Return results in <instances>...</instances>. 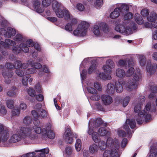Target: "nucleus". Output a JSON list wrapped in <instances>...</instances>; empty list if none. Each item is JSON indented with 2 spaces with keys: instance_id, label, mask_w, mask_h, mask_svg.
<instances>
[{
  "instance_id": "16",
  "label": "nucleus",
  "mask_w": 157,
  "mask_h": 157,
  "mask_svg": "<svg viewBox=\"0 0 157 157\" xmlns=\"http://www.w3.org/2000/svg\"><path fill=\"white\" fill-rule=\"evenodd\" d=\"M57 16L59 18H62L63 17L66 20L69 19L71 16L69 11L66 8L61 10V8L56 10L55 11Z\"/></svg>"
},
{
  "instance_id": "15",
  "label": "nucleus",
  "mask_w": 157,
  "mask_h": 157,
  "mask_svg": "<svg viewBox=\"0 0 157 157\" xmlns=\"http://www.w3.org/2000/svg\"><path fill=\"white\" fill-rule=\"evenodd\" d=\"M33 60L32 59H30L28 60V63L29 65H30L31 66L36 69H40L42 67V69H43V71H40L39 72V75L40 76L44 74V72L48 73V70L45 66H42L41 65L38 63H33Z\"/></svg>"
},
{
  "instance_id": "30",
  "label": "nucleus",
  "mask_w": 157,
  "mask_h": 157,
  "mask_svg": "<svg viewBox=\"0 0 157 157\" xmlns=\"http://www.w3.org/2000/svg\"><path fill=\"white\" fill-rule=\"evenodd\" d=\"M157 20V14L154 11L151 12L150 15L147 17V20L149 23H151Z\"/></svg>"
},
{
  "instance_id": "27",
  "label": "nucleus",
  "mask_w": 157,
  "mask_h": 157,
  "mask_svg": "<svg viewBox=\"0 0 157 157\" xmlns=\"http://www.w3.org/2000/svg\"><path fill=\"white\" fill-rule=\"evenodd\" d=\"M96 78L98 79H101L106 80L111 79L112 77L110 74H105L103 72H101L99 71L96 73Z\"/></svg>"
},
{
  "instance_id": "24",
  "label": "nucleus",
  "mask_w": 157,
  "mask_h": 157,
  "mask_svg": "<svg viewBox=\"0 0 157 157\" xmlns=\"http://www.w3.org/2000/svg\"><path fill=\"white\" fill-rule=\"evenodd\" d=\"M157 69L156 68L155 64L152 65L151 64V62H147L146 70L147 73L150 75L154 74Z\"/></svg>"
},
{
  "instance_id": "19",
  "label": "nucleus",
  "mask_w": 157,
  "mask_h": 157,
  "mask_svg": "<svg viewBox=\"0 0 157 157\" xmlns=\"http://www.w3.org/2000/svg\"><path fill=\"white\" fill-rule=\"evenodd\" d=\"M114 140L111 138H109L107 139L106 143L103 140L99 141L98 143V147L100 150L103 151L107 147L109 148L113 146V142Z\"/></svg>"
},
{
  "instance_id": "14",
  "label": "nucleus",
  "mask_w": 157,
  "mask_h": 157,
  "mask_svg": "<svg viewBox=\"0 0 157 157\" xmlns=\"http://www.w3.org/2000/svg\"><path fill=\"white\" fill-rule=\"evenodd\" d=\"M29 64L27 63H23L22 64L21 61L20 60H16L13 65L12 63L8 62L6 64V67L9 69H12L15 68L16 69L21 67L22 69H25L28 67Z\"/></svg>"
},
{
  "instance_id": "29",
  "label": "nucleus",
  "mask_w": 157,
  "mask_h": 157,
  "mask_svg": "<svg viewBox=\"0 0 157 157\" xmlns=\"http://www.w3.org/2000/svg\"><path fill=\"white\" fill-rule=\"evenodd\" d=\"M37 121H39L38 120L35 119V121L33 122V124L34 126H31L29 125V124L32 123V118L29 116H27L25 117L23 120V123L25 124L26 125V126H23V127H26L27 126H31L32 127H36V125H35L34 123L36 122Z\"/></svg>"
},
{
  "instance_id": "6",
  "label": "nucleus",
  "mask_w": 157,
  "mask_h": 157,
  "mask_svg": "<svg viewBox=\"0 0 157 157\" xmlns=\"http://www.w3.org/2000/svg\"><path fill=\"white\" fill-rule=\"evenodd\" d=\"M14 41L9 39H6L5 40V42L0 40V49L2 54L4 56H6L7 54L6 48H10V46H13L17 43H19L24 42V38L20 34H17L14 38Z\"/></svg>"
},
{
  "instance_id": "64",
  "label": "nucleus",
  "mask_w": 157,
  "mask_h": 157,
  "mask_svg": "<svg viewBox=\"0 0 157 157\" xmlns=\"http://www.w3.org/2000/svg\"><path fill=\"white\" fill-rule=\"evenodd\" d=\"M96 107L98 110L100 111H103L104 109L102 106L101 104L98 102H97L95 103Z\"/></svg>"
},
{
  "instance_id": "21",
  "label": "nucleus",
  "mask_w": 157,
  "mask_h": 157,
  "mask_svg": "<svg viewBox=\"0 0 157 157\" xmlns=\"http://www.w3.org/2000/svg\"><path fill=\"white\" fill-rule=\"evenodd\" d=\"M66 141L69 144H71L73 141L72 135L70 129L67 127L63 136Z\"/></svg>"
},
{
  "instance_id": "62",
  "label": "nucleus",
  "mask_w": 157,
  "mask_h": 157,
  "mask_svg": "<svg viewBox=\"0 0 157 157\" xmlns=\"http://www.w3.org/2000/svg\"><path fill=\"white\" fill-rule=\"evenodd\" d=\"M96 69L95 64H93L91 65L88 69V73H91L93 72Z\"/></svg>"
},
{
  "instance_id": "55",
  "label": "nucleus",
  "mask_w": 157,
  "mask_h": 157,
  "mask_svg": "<svg viewBox=\"0 0 157 157\" xmlns=\"http://www.w3.org/2000/svg\"><path fill=\"white\" fill-rule=\"evenodd\" d=\"M130 100V98L129 96H127L125 98L123 102V105L125 107L128 104Z\"/></svg>"
},
{
  "instance_id": "13",
  "label": "nucleus",
  "mask_w": 157,
  "mask_h": 157,
  "mask_svg": "<svg viewBox=\"0 0 157 157\" xmlns=\"http://www.w3.org/2000/svg\"><path fill=\"white\" fill-rule=\"evenodd\" d=\"M10 131L8 128L0 124V143L7 141L9 137Z\"/></svg>"
},
{
  "instance_id": "10",
  "label": "nucleus",
  "mask_w": 157,
  "mask_h": 157,
  "mask_svg": "<svg viewBox=\"0 0 157 157\" xmlns=\"http://www.w3.org/2000/svg\"><path fill=\"white\" fill-rule=\"evenodd\" d=\"M42 105L38 104L35 106L34 110L32 111V114L35 119L37 120L38 118H44L48 116V112L45 110L41 109Z\"/></svg>"
},
{
  "instance_id": "44",
  "label": "nucleus",
  "mask_w": 157,
  "mask_h": 157,
  "mask_svg": "<svg viewBox=\"0 0 157 157\" xmlns=\"http://www.w3.org/2000/svg\"><path fill=\"white\" fill-rule=\"evenodd\" d=\"M82 142L80 139H77L75 144L76 150L77 152L79 151L81 149Z\"/></svg>"
},
{
  "instance_id": "33",
  "label": "nucleus",
  "mask_w": 157,
  "mask_h": 157,
  "mask_svg": "<svg viewBox=\"0 0 157 157\" xmlns=\"http://www.w3.org/2000/svg\"><path fill=\"white\" fill-rule=\"evenodd\" d=\"M64 154L67 157H72L74 154L72 147L70 146L66 147L65 149Z\"/></svg>"
},
{
  "instance_id": "60",
  "label": "nucleus",
  "mask_w": 157,
  "mask_h": 157,
  "mask_svg": "<svg viewBox=\"0 0 157 157\" xmlns=\"http://www.w3.org/2000/svg\"><path fill=\"white\" fill-rule=\"evenodd\" d=\"M16 73L18 76L20 77L23 76L24 74L23 71L20 69L16 70Z\"/></svg>"
},
{
  "instance_id": "18",
  "label": "nucleus",
  "mask_w": 157,
  "mask_h": 157,
  "mask_svg": "<svg viewBox=\"0 0 157 157\" xmlns=\"http://www.w3.org/2000/svg\"><path fill=\"white\" fill-rule=\"evenodd\" d=\"M6 69H3L2 71V74L5 79V82L6 83L9 84L11 82L10 79L13 76V72L11 70L5 66Z\"/></svg>"
},
{
  "instance_id": "50",
  "label": "nucleus",
  "mask_w": 157,
  "mask_h": 157,
  "mask_svg": "<svg viewBox=\"0 0 157 157\" xmlns=\"http://www.w3.org/2000/svg\"><path fill=\"white\" fill-rule=\"evenodd\" d=\"M103 4V0H96L94 3L95 7L97 8L101 7Z\"/></svg>"
},
{
  "instance_id": "39",
  "label": "nucleus",
  "mask_w": 157,
  "mask_h": 157,
  "mask_svg": "<svg viewBox=\"0 0 157 157\" xmlns=\"http://www.w3.org/2000/svg\"><path fill=\"white\" fill-rule=\"evenodd\" d=\"M87 86L86 87L87 90L88 92L92 94H96L97 93V90L91 86H92L93 84L91 82H88L86 83Z\"/></svg>"
},
{
  "instance_id": "63",
  "label": "nucleus",
  "mask_w": 157,
  "mask_h": 157,
  "mask_svg": "<svg viewBox=\"0 0 157 157\" xmlns=\"http://www.w3.org/2000/svg\"><path fill=\"white\" fill-rule=\"evenodd\" d=\"M35 88L37 93H41L42 92L41 87L39 83H37L36 85L35 86Z\"/></svg>"
},
{
  "instance_id": "3",
  "label": "nucleus",
  "mask_w": 157,
  "mask_h": 157,
  "mask_svg": "<svg viewBox=\"0 0 157 157\" xmlns=\"http://www.w3.org/2000/svg\"><path fill=\"white\" fill-rule=\"evenodd\" d=\"M133 14L128 12L126 13L124 17V20L122 24L119 25L115 27V30L121 33H125L126 35H129L132 33V29L135 30L136 28V25L133 22L129 23V20L132 18Z\"/></svg>"
},
{
  "instance_id": "47",
  "label": "nucleus",
  "mask_w": 157,
  "mask_h": 157,
  "mask_svg": "<svg viewBox=\"0 0 157 157\" xmlns=\"http://www.w3.org/2000/svg\"><path fill=\"white\" fill-rule=\"evenodd\" d=\"M29 77V75H25L23 76L21 80L22 84L25 86H28V78Z\"/></svg>"
},
{
  "instance_id": "8",
  "label": "nucleus",
  "mask_w": 157,
  "mask_h": 157,
  "mask_svg": "<svg viewBox=\"0 0 157 157\" xmlns=\"http://www.w3.org/2000/svg\"><path fill=\"white\" fill-rule=\"evenodd\" d=\"M34 43L32 40L29 39L26 41V44L21 43L19 46H13L12 48L13 52L15 54H17L22 50L25 52H29V49L28 47H32L34 46Z\"/></svg>"
},
{
  "instance_id": "38",
  "label": "nucleus",
  "mask_w": 157,
  "mask_h": 157,
  "mask_svg": "<svg viewBox=\"0 0 157 157\" xmlns=\"http://www.w3.org/2000/svg\"><path fill=\"white\" fill-rule=\"evenodd\" d=\"M115 91V87L114 85L111 82L109 83L106 89V92L109 94H113Z\"/></svg>"
},
{
  "instance_id": "54",
  "label": "nucleus",
  "mask_w": 157,
  "mask_h": 157,
  "mask_svg": "<svg viewBox=\"0 0 157 157\" xmlns=\"http://www.w3.org/2000/svg\"><path fill=\"white\" fill-rule=\"evenodd\" d=\"M44 149H42V150H36L35 151V152H29L27 153L26 154L27 155V157H33L35 155L36 153L35 152H40L41 153H40V154L43 152L42 151V150Z\"/></svg>"
},
{
  "instance_id": "52",
  "label": "nucleus",
  "mask_w": 157,
  "mask_h": 157,
  "mask_svg": "<svg viewBox=\"0 0 157 157\" xmlns=\"http://www.w3.org/2000/svg\"><path fill=\"white\" fill-rule=\"evenodd\" d=\"M51 0H42V4L44 7H47L49 6L51 4Z\"/></svg>"
},
{
  "instance_id": "57",
  "label": "nucleus",
  "mask_w": 157,
  "mask_h": 157,
  "mask_svg": "<svg viewBox=\"0 0 157 157\" xmlns=\"http://www.w3.org/2000/svg\"><path fill=\"white\" fill-rule=\"evenodd\" d=\"M94 87L97 90L99 91H101L102 90V88L100 84L98 82H95L94 83Z\"/></svg>"
},
{
  "instance_id": "37",
  "label": "nucleus",
  "mask_w": 157,
  "mask_h": 157,
  "mask_svg": "<svg viewBox=\"0 0 157 157\" xmlns=\"http://www.w3.org/2000/svg\"><path fill=\"white\" fill-rule=\"evenodd\" d=\"M98 145L96 144H93L89 147L90 152L92 154L97 153L98 150Z\"/></svg>"
},
{
  "instance_id": "51",
  "label": "nucleus",
  "mask_w": 157,
  "mask_h": 157,
  "mask_svg": "<svg viewBox=\"0 0 157 157\" xmlns=\"http://www.w3.org/2000/svg\"><path fill=\"white\" fill-rule=\"evenodd\" d=\"M25 73L27 75L32 74L36 72V71L34 68H28L26 70H25Z\"/></svg>"
},
{
  "instance_id": "20",
  "label": "nucleus",
  "mask_w": 157,
  "mask_h": 157,
  "mask_svg": "<svg viewBox=\"0 0 157 157\" xmlns=\"http://www.w3.org/2000/svg\"><path fill=\"white\" fill-rule=\"evenodd\" d=\"M136 125L135 121L133 119H127L124 124V127L126 131H127V133L130 135V133L129 132L130 129L129 126L131 128L133 129L136 127Z\"/></svg>"
},
{
  "instance_id": "17",
  "label": "nucleus",
  "mask_w": 157,
  "mask_h": 157,
  "mask_svg": "<svg viewBox=\"0 0 157 157\" xmlns=\"http://www.w3.org/2000/svg\"><path fill=\"white\" fill-rule=\"evenodd\" d=\"M113 143V146L109 147L111 149V157H119V154L118 152L120 144L118 140L114 139Z\"/></svg>"
},
{
  "instance_id": "2",
  "label": "nucleus",
  "mask_w": 157,
  "mask_h": 157,
  "mask_svg": "<svg viewBox=\"0 0 157 157\" xmlns=\"http://www.w3.org/2000/svg\"><path fill=\"white\" fill-rule=\"evenodd\" d=\"M18 134H13L9 140L10 143H14L20 141L21 138L29 139L33 140L38 138L37 134L34 133L33 127L31 126H21L17 131Z\"/></svg>"
},
{
  "instance_id": "22",
  "label": "nucleus",
  "mask_w": 157,
  "mask_h": 157,
  "mask_svg": "<svg viewBox=\"0 0 157 157\" xmlns=\"http://www.w3.org/2000/svg\"><path fill=\"white\" fill-rule=\"evenodd\" d=\"M148 84V88L151 91V93L149 95V98L151 99L154 98V93H157V86H155V83L153 82H150Z\"/></svg>"
},
{
  "instance_id": "28",
  "label": "nucleus",
  "mask_w": 157,
  "mask_h": 157,
  "mask_svg": "<svg viewBox=\"0 0 157 157\" xmlns=\"http://www.w3.org/2000/svg\"><path fill=\"white\" fill-rule=\"evenodd\" d=\"M101 98L103 104L105 105H109L113 101L112 98L109 95H103L101 96Z\"/></svg>"
},
{
  "instance_id": "12",
  "label": "nucleus",
  "mask_w": 157,
  "mask_h": 157,
  "mask_svg": "<svg viewBox=\"0 0 157 157\" xmlns=\"http://www.w3.org/2000/svg\"><path fill=\"white\" fill-rule=\"evenodd\" d=\"M89 26V24L87 22L85 21H82L79 25L77 29L74 31L73 34L76 36H85Z\"/></svg>"
},
{
  "instance_id": "32",
  "label": "nucleus",
  "mask_w": 157,
  "mask_h": 157,
  "mask_svg": "<svg viewBox=\"0 0 157 157\" xmlns=\"http://www.w3.org/2000/svg\"><path fill=\"white\" fill-rule=\"evenodd\" d=\"M18 92V89L15 86H13L10 90H8L7 93V94L10 97H14L16 96Z\"/></svg>"
},
{
  "instance_id": "35",
  "label": "nucleus",
  "mask_w": 157,
  "mask_h": 157,
  "mask_svg": "<svg viewBox=\"0 0 157 157\" xmlns=\"http://www.w3.org/2000/svg\"><path fill=\"white\" fill-rule=\"evenodd\" d=\"M99 134L101 136L109 135L110 132L105 127H101L98 130Z\"/></svg>"
},
{
  "instance_id": "25",
  "label": "nucleus",
  "mask_w": 157,
  "mask_h": 157,
  "mask_svg": "<svg viewBox=\"0 0 157 157\" xmlns=\"http://www.w3.org/2000/svg\"><path fill=\"white\" fill-rule=\"evenodd\" d=\"M71 18V23L67 24L65 26V29L68 31H71L72 30V28L77 24V20L74 18H73L71 16L69 18Z\"/></svg>"
},
{
  "instance_id": "41",
  "label": "nucleus",
  "mask_w": 157,
  "mask_h": 157,
  "mask_svg": "<svg viewBox=\"0 0 157 157\" xmlns=\"http://www.w3.org/2000/svg\"><path fill=\"white\" fill-rule=\"evenodd\" d=\"M52 8L54 11L61 8L62 5L56 0H53L52 2Z\"/></svg>"
},
{
  "instance_id": "26",
  "label": "nucleus",
  "mask_w": 157,
  "mask_h": 157,
  "mask_svg": "<svg viewBox=\"0 0 157 157\" xmlns=\"http://www.w3.org/2000/svg\"><path fill=\"white\" fill-rule=\"evenodd\" d=\"M107 63L111 64L110 67L108 66L104 65L102 67L103 70L105 72L110 73L112 71V69L114 67V63L111 60L109 59L107 60Z\"/></svg>"
},
{
  "instance_id": "45",
  "label": "nucleus",
  "mask_w": 157,
  "mask_h": 157,
  "mask_svg": "<svg viewBox=\"0 0 157 157\" xmlns=\"http://www.w3.org/2000/svg\"><path fill=\"white\" fill-rule=\"evenodd\" d=\"M28 94L32 97H34L36 95V93L32 87L27 89Z\"/></svg>"
},
{
  "instance_id": "4",
  "label": "nucleus",
  "mask_w": 157,
  "mask_h": 157,
  "mask_svg": "<svg viewBox=\"0 0 157 157\" xmlns=\"http://www.w3.org/2000/svg\"><path fill=\"white\" fill-rule=\"evenodd\" d=\"M141 78V75L139 71L136 72L133 75V79L130 80L128 83L125 81L117 82L115 83V88L117 92L120 93L123 90V86H125L128 91H131L137 88V82Z\"/></svg>"
},
{
  "instance_id": "42",
  "label": "nucleus",
  "mask_w": 157,
  "mask_h": 157,
  "mask_svg": "<svg viewBox=\"0 0 157 157\" xmlns=\"http://www.w3.org/2000/svg\"><path fill=\"white\" fill-rule=\"evenodd\" d=\"M139 61L140 65L141 67L144 66L146 63V58L143 55H138Z\"/></svg>"
},
{
  "instance_id": "53",
  "label": "nucleus",
  "mask_w": 157,
  "mask_h": 157,
  "mask_svg": "<svg viewBox=\"0 0 157 157\" xmlns=\"http://www.w3.org/2000/svg\"><path fill=\"white\" fill-rule=\"evenodd\" d=\"M7 107L9 109H12L13 107L14 101L12 100H8L6 101Z\"/></svg>"
},
{
  "instance_id": "23",
  "label": "nucleus",
  "mask_w": 157,
  "mask_h": 157,
  "mask_svg": "<svg viewBox=\"0 0 157 157\" xmlns=\"http://www.w3.org/2000/svg\"><path fill=\"white\" fill-rule=\"evenodd\" d=\"M33 7L34 10L39 13H41L44 10L43 8L40 6V2L38 0H35L33 1Z\"/></svg>"
},
{
  "instance_id": "46",
  "label": "nucleus",
  "mask_w": 157,
  "mask_h": 157,
  "mask_svg": "<svg viewBox=\"0 0 157 157\" xmlns=\"http://www.w3.org/2000/svg\"><path fill=\"white\" fill-rule=\"evenodd\" d=\"M134 69L133 67H130L127 71L125 73V76L127 77H129L131 76L134 73Z\"/></svg>"
},
{
  "instance_id": "59",
  "label": "nucleus",
  "mask_w": 157,
  "mask_h": 157,
  "mask_svg": "<svg viewBox=\"0 0 157 157\" xmlns=\"http://www.w3.org/2000/svg\"><path fill=\"white\" fill-rule=\"evenodd\" d=\"M117 133L119 136L121 137H124L126 135L125 132L122 130H118Z\"/></svg>"
},
{
  "instance_id": "31",
  "label": "nucleus",
  "mask_w": 157,
  "mask_h": 157,
  "mask_svg": "<svg viewBox=\"0 0 157 157\" xmlns=\"http://www.w3.org/2000/svg\"><path fill=\"white\" fill-rule=\"evenodd\" d=\"M16 34V31L14 29H13L11 27H8L7 29V31H6V33L4 35L8 37H11V36H13Z\"/></svg>"
},
{
  "instance_id": "40",
  "label": "nucleus",
  "mask_w": 157,
  "mask_h": 157,
  "mask_svg": "<svg viewBox=\"0 0 157 157\" xmlns=\"http://www.w3.org/2000/svg\"><path fill=\"white\" fill-rule=\"evenodd\" d=\"M144 26L147 28H155L157 29V21H154L151 23L145 22L144 24Z\"/></svg>"
},
{
  "instance_id": "1",
  "label": "nucleus",
  "mask_w": 157,
  "mask_h": 157,
  "mask_svg": "<svg viewBox=\"0 0 157 157\" xmlns=\"http://www.w3.org/2000/svg\"><path fill=\"white\" fill-rule=\"evenodd\" d=\"M138 102L135 105L134 111L138 114L136 117V119L137 123L139 124H141L144 119L146 122L149 121L151 119V115L150 113L153 112L155 110V106L154 104H151V103H147L143 112L142 111V107L145 100V97L143 96L140 97L138 99Z\"/></svg>"
},
{
  "instance_id": "7",
  "label": "nucleus",
  "mask_w": 157,
  "mask_h": 157,
  "mask_svg": "<svg viewBox=\"0 0 157 157\" xmlns=\"http://www.w3.org/2000/svg\"><path fill=\"white\" fill-rule=\"evenodd\" d=\"M103 123V121L100 118H98L96 120L90 121L89 123V129L87 131L88 133L91 135L92 140L96 143H98L100 140L99 134L94 131L96 127L101 126Z\"/></svg>"
},
{
  "instance_id": "9",
  "label": "nucleus",
  "mask_w": 157,
  "mask_h": 157,
  "mask_svg": "<svg viewBox=\"0 0 157 157\" xmlns=\"http://www.w3.org/2000/svg\"><path fill=\"white\" fill-rule=\"evenodd\" d=\"M114 11L110 15V17L112 19L116 18L119 17L120 13H125L129 10V8L127 5L124 4H118L117 5Z\"/></svg>"
},
{
  "instance_id": "34",
  "label": "nucleus",
  "mask_w": 157,
  "mask_h": 157,
  "mask_svg": "<svg viewBox=\"0 0 157 157\" xmlns=\"http://www.w3.org/2000/svg\"><path fill=\"white\" fill-rule=\"evenodd\" d=\"M134 18L136 22L139 25H142L145 22H144L143 17L138 13H136L135 15Z\"/></svg>"
},
{
  "instance_id": "49",
  "label": "nucleus",
  "mask_w": 157,
  "mask_h": 157,
  "mask_svg": "<svg viewBox=\"0 0 157 157\" xmlns=\"http://www.w3.org/2000/svg\"><path fill=\"white\" fill-rule=\"evenodd\" d=\"M7 113V111L5 106L2 105H0V113L2 116H4Z\"/></svg>"
},
{
  "instance_id": "36",
  "label": "nucleus",
  "mask_w": 157,
  "mask_h": 157,
  "mask_svg": "<svg viewBox=\"0 0 157 157\" xmlns=\"http://www.w3.org/2000/svg\"><path fill=\"white\" fill-rule=\"evenodd\" d=\"M116 76L120 78H122L125 76L124 71L121 68H118L116 69Z\"/></svg>"
},
{
  "instance_id": "43",
  "label": "nucleus",
  "mask_w": 157,
  "mask_h": 157,
  "mask_svg": "<svg viewBox=\"0 0 157 157\" xmlns=\"http://www.w3.org/2000/svg\"><path fill=\"white\" fill-rule=\"evenodd\" d=\"M127 57L126 59L124 60V59H120L119 60L118 62L117 65L118 67H126L127 65V62L128 60V57H129V56H126Z\"/></svg>"
},
{
  "instance_id": "11",
  "label": "nucleus",
  "mask_w": 157,
  "mask_h": 157,
  "mask_svg": "<svg viewBox=\"0 0 157 157\" xmlns=\"http://www.w3.org/2000/svg\"><path fill=\"white\" fill-rule=\"evenodd\" d=\"M92 30L96 36H100L101 35L102 31L105 33H107L109 32V29L107 24L103 22H100L94 26Z\"/></svg>"
},
{
  "instance_id": "58",
  "label": "nucleus",
  "mask_w": 157,
  "mask_h": 157,
  "mask_svg": "<svg viewBox=\"0 0 157 157\" xmlns=\"http://www.w3.org/2000/svg\"><path fill=\"white\" fill-rule=\"evenodd\" d=\"M42 151L43 152L40 154V155L39 157H44L45 156V154H47L49 152V149L48 148H46L43 150Z\"/></svg>"
},
{
  "instance_id": "5",
  "label": "nucleus",
  "mask_w": 157,
  "mask_h": 157,
  "mask_svg": "<svg viewBox=\"0 0 157 157\" xmlns=\"http://www.w3.org/2000/svg\"><path fill=\"white\" fill-rule=\"evenodd\" d=\"M36 127H33V131L36 133L40 134L41 137L43 139H46L48 138L53 139L55 135L53 131L51 130L52 125L48 123L46 124L45 127L41 129L39 126L40 124V121H37L36 122L34 123Z\"/></svg>"
},
{
  "instance_id": "48",
  "label": "nucleus",
  "mask_w": 157,
  "mask_h": 157,
  "mask_svg": "<svg viewBox=\"0 0 157 157\" xmlns=\"http://www.w3.org/2000/svg\"><path fill=\"white\" fill-rule=\"evenodd\" d=\"M149 13V11L148 9L144 8L140 11V14L143 17H147L148 16Z\"/></svg>"
},
{
  "instance_id": "56",
  "label": "nucleus",
  "mask_w": 157,
  "mask_h": 157,
  "mask_svg": "<svg viewBox=\"0 0 157 157\" xmlns=\"http://www.w3.org/2000/svg\"><path fill=\"white\" fill-rule=\"evenodd\" d=\"M95 94L90 97V99L94 101H98L100 99V97L97 93Z\"/></svg>"
},
{
  "instance_id": "61",
  "label": "nucleus",
  "mask_w": 157,
  "mask_h": 157,
  "mask_svg": "<svg viewBox=\"0 0 157 157\" xmlns=\"http://www.w3.org/2000/svg\"><path fill=\"white\" fill-rule=\"evenodd\" d=\"M20 113V110L19 109L14 108L12 111V114L13 116L18 115Z\"/></svg>"
}]
</instances>
